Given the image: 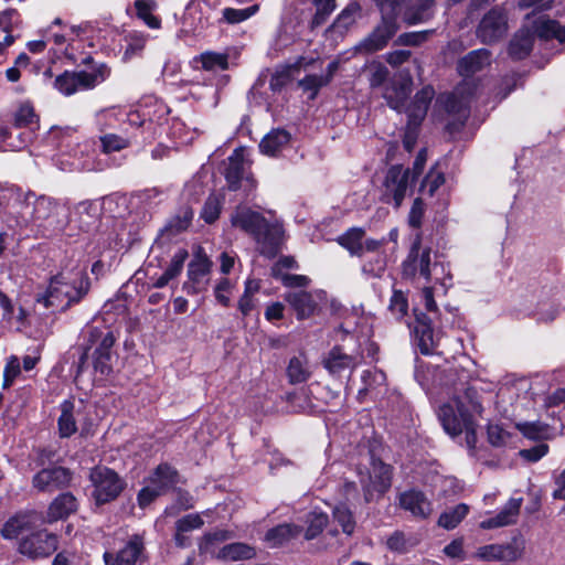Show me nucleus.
I'll return each instance as SVG.
<instances>
[{"label": "nucleus", "mask_w": 565, "mask_h": 565, "mask_svg": "<svg viewBox=\"0 0 565 565\" xmlns=\"http://www.w3.org/2000/svg\"><path fill=\"white\" fill-rule=\"evenodd\" d=\"M468 379L465 370L449 369L445 372L443 385L452 397L439 407L438 418L449 436L465 433L467 447L473 449L477 443L476 417L482 414V404L478 392L468 385Z\"/></svg>", "instance_id": "nucleus-1"}, {"label": "nucleus", "mask_w": 565, "mask_h": 565, "mask_svg": "<svg viewBox=\"0 0 565 565\" xmlns=\"http://www.w3.org/2000/svg\"><path fill=\"white\" fill-rule=\"evenodd\" d=\"M402 276L412 281L447 287L451 281L448 265L428 246L422 245L420 234L416 235L406 258L402 263Z\"/></svg>", "instance_id": "nucleus-2"}, {"label": "nucleus", "mask_w": 565, "mask_h": 565, "mask_svg": "<svg viewBox=\"0 0 565 565\" xmlns=\"http://www.w3.org/2000/svg\"><path fill=\"white\" fill-rule=\"evenodd\" d=\"M89 290V279L84 268L74 266L62 269L52 277L47 289L38 297V302L53 311L66 310L79 302Z\"/></svg>", "instance_id": "nucleus-3"}, {"label": "nucleus", "mask_w": 565, "mask_h": 565, "mask_svg": "<svg viewBox=\"0 0 565 565\" xmlns=\"http://www.w3.org/2000/svg\"><path fill=\"white\" fill-rule=\"evenodd\" d=\"M234 227L252 235L262 255L273 258L280 249L284 230L277 222L267 221L260 213L247 206H238L231 215Z\"/></svg>", "instance_id": "nucleus-4"}, {"label": "nucleus", "mask_w": 565, "mask_h": 565, "mask_svg": "<svg viewBox=\"0 0 565 565\" xmlns=\"http://www.w3.org/2000/svg\"><path fill=\"white\" fill-rule=\"evenodd\" d=\"M556 39L565 41V25L547 15L533 11L525 17L522 29L514 35L509 45V53L516 60L526 57L533 46V39Z\"/></svg>", "instance_id": "nucleus-5"}, {"label": "nucleus", "mask_w": 565, "mask_h": 565, "mask_svg": "<svg viewBox=\"0 0 565 565\" xmlns=\"http://www.w3.org/2000/svg\"><path fill=\"white\" fill-rule=\"evenodd\" d=\"M68 207L47 196L35 199L32 210V220L46 231H62L68 223Z\"/></svg>", "instance_id": "nucleus-6"}, {"label": "nucleus", "mask_w": 565, "mask_h": 565, "mask_svg": "<svg viewBox=\"0 0 565 565\" xmlns=\"http://www.w3.org/2000/svg\"><path fill=\"white\" fill-rule=\"evenodd\" d=\"M110 74L106 64H100L94 72H68L65 71L54 81V87L63 95L70 96L78 89L93 88L104 82Z\"/></svg>", "instance_id": "nucleus-7"}, {"label": "nucleus", "mask_w": 565, "mask_h": 565, "mask_svg": "<svg viewBox=\"0 0 565 565\" xmlns=\"http://www.w3.org/2000/svg\"><path fill=\"white\" fill-rule=\"evenodd\" d=\"M89 480L94 488L92 497L97 504L115 500L124 490L125 482L114 470L98 466L90 470Z\"/></svg>", "instance_id": "nucleus-8"}, {"label": "nucleus", "mask_w": 565, "mask_h": 565, "mask_svg": "<svg viewBox=\"0 0 565 565\" xmlns=\"http://www.w3.org/2000/svg\"><path fill=\"white\" fill-rule=\"evenodd\" d=\"M362 361V352L348 353L342 347L335 345L323 356L322 364L331 376L338 379L347 376L350 380Z\"/></svg>", "instance_id": "nucleus-9"}, {"label": "nucleus", "mask_w": 565, "mask_h": 565, "mask_svg": "<svg viewBox=\"0 0 565 565\" xmlns=\"http://www.w3.org/2000/svg\"><path fill=\"white\" fill-rule=\"evenodd\" d=\"M413 182L411 169H404L403 166L399 164L392 166L387 170L383 183V196L385 202H393L395 207H399Z\"/></svg>", "instance_id": "nucleus-10"}, {"label": "nucleus", "mask_w": 565, "mask_h": 565, "mask_svg": "<svg viewBox=\"0 0 565 565\" xmlns=\"http://www.w3.org/2000/svg\"><path fill=\"white\" fill-rule=\"evenodd\" d=\"M360 481L365 501L370 502L391 487V468L381 460H373L371 471L367 475H361Z\"/></svg>", "instance_id": "nucleus-11"}, {"label": "nucleus", "mask_w": 565, "mask_h": 565, "mask_svg": "<svg viewBox=\"0 0 565 565\" xmlns=\"http://www.w3.org/2000/svg\"><path fill=\"white\" fill-rule=\"evenodd\" d=\"M508 32V18L500 8H493L483 15L478 28L477 36L482 43L491 44L500 41Z\"/></svg>", "instance_id": "nucleus-12"}, {"label": "nucleus", "mask_w": 565, "mask_h": 565, "mask_svg": "<svg viewBox=\"0 0 565 565\" xmlns=\"http://www.w3.org/2000/svg\"><path fill=\"white\" fill-rule=\"evenodd\" d=\"M443 98L446 111L454 117V122H451L454 128L463 126L470 114V86L467 83L461 84Z\"/></svg>", "instance_id": "nucleus-13"}, {"label": "nucleus", "mask_w": 565, "mask_h": 565, "mask_svg": "<svg viewBox=\"0 0 565 565\" xmlns=\"http://www.w3.org/2000/svg\"><path fill=\"white\" fill-rule=\"evenodd\" d=\"M285 300L295 310L297 319L303 320L320 310V305L326 301V292L323 290L290 291L285 295Z\"/></svg>", "instance_id": "nucleus-14"}, {"label": "nucleus", "mask_w": 565, "mask_h": 565, "mask_svg": "<svg viewBox=\"0 0 565 565\" xmlns=\"http://www.w3.org/2000/svg\"><path fill=\"white\" fill-rule=\"evenodd\" d=\"M57 536L46 531L35 532L23 537L19 551L32 558L46 557L57 550Z\"/></svg>", "instance_id": "nucleus-15"}, {"label": "nucleus", "mask_w": 565, "mask_h": 565, "mask_svg": "<svg viewBox=\"0 0 565 565\" xmlns=\"http://www.w3.org/2000/svg\"><path fill=\"white\" fill-rule=\"evenodd\" d=\"M212 262L202 253L195 254L188 266V281L183 288L188 294L196 295L206 289L210 278Z\"/></svg>", "instance_id": "nucleus-16"}, {"label": "nucleus", "mask_w": 565, "mask_h": 565, "mask_svg": "<svg viewBox=\"0 0 565 565\" xmlns=\"http://www.w3.org/2000/svg\"><path fill=\"white\" fill-rule=\"evenodd\" d=\"M398 30L397 20L382 17L381 22L374 30L363 39L358 45L356 50L364 53H374L384 49L388 41L395 35Z\"/></svg>", "instance_id": "nucleus-17"}, {"label": "nucleus", "mask_w": 565, "mask_h": 565, "mask_svg": "<svg viewBox=\"0 0 565 565\" xmlns=\"http://www.w3.org/2000/svg\"><path fill=\"white\" fill-rule=\"evenodd\" d=\"M72 475L68 469L61 466L43 468L33 476L32 486L39 492H54L67 487Z\"/></svg>", "instance_id": "nucleus-18"}, {"label": "nucleus", "mask_w": 565, "mask_h": 565, "mask_svg": "<svg viewBox=\"0 0 565 565\" xmlns=\"http://www.w3.org/2000/svg\"><path fill=\"white\" fill-rule=\"evenodd\" d=\"M413 78L409 71H401L385 87L383 97L391 108L401 111L412 92Z\"/></svg>", "instance_id": "nucleus-19"}, {"label": "nucleus", "mask_w": 565, "mask_h": 565, "mask_svg": "<svg viewBox=\"0 0 565 565\" xmlns=\"http://www.w3.org/2000/svg\"><path fill=\"white\" fill-rule=\"evenodd\" d=\"M96 119L98 129L102 132L114 128H119L121 131H126V124L140 127L146 122L140 119V115L138 113H126L119 108L103 110L97 114Z\"/></svg>", "instance_id": "nucleus-20"}, {"label": "nucleus", "mask_w": 565, "mask_h": 565, "mask_svg": "<svg viewBox=\"0 0 565 565\" xmlns=\"http://www.w3.org/2000/svg\"><path fill=\"white\" fill-rule=\"evenodd\" d=\"M524 545L522 542L508 544H490L478 548V557L484 561L515 562L523 556Z\"/></svg>", "instance_id": "nucleus-21"}, {"label": "nucleus", "mask_w": 565, "mask_h": 565, "mask_svg": "<svg viewBox=\"0 0 565 565\" xmlns=\"http://www.w3.org/2000/svg\"><path fill=\"white\" fill-rule=\"evenodd\" d=\"M60 416L57 418L58 435L61 438H68L77 431V420L83 413V405L75 404L72 399H65L60 404Z\"/></svg>", "instance_id": "nucleus-22"}, {"label": "nucleus", "mask_w": 565, "mask_h": 565, "mask_svg": "<svg viewBox=\"0 0 565 565\" xmlns=\"http://www.w3.org/2000/svg\"><path fill=\"white\" fill-rule=\"evenodd\" d=\"M522 501L521 498L510 499L497 514L482 520L479 524L480 527L483 530H492L516 523Z\"/></svg>", "instance_id": "nucleus-23"}, {"label": "nucleus", "mask_w": 565, "mask_h": 565, "mask_svg": "<svg viewBox=\"0 0 565 565\" xmlns=\"http://www.w3.org/2000/svg\"><path fill=\"white\" fill-rule=\"evenodd\" d=\"M398 501L402 509L417 519H426L433 512L430 500L418 490L412 489L401 493Z\"/></svg>", "instance_id": "nucleus-24"}, {"label": "nucleus", "mask_w": 565, "mask_h": 565, "mask_svg": "<svg viewBox=\"0 0 565 565\" xmlns=\"http://www.w3.org/2000/svg\"><path fill=\"white\" fill-rule=\"evenodd\" d=\"M142 550L143 542L136 535L116 555L105 553L104 561L106 565H137L141 559Z\"/></svg>", "instance_id": "nucleus-25"}, {"label": "nucleus", "mask_w": 565, "mask_h": 565, "mask_svg": "<svg viewBox=\"0 0 565 565\" xmlns=\"http://www.w3.org/2000/svg\"><path fill=\"white\" fill-rule=\"evenodd\" d=\"M491 63V53L487 49H478L469 52L459 60L457 70L463 77H471L487 68Z\"/></svg>", "instance_id": "nucleus-26"}, {"label": "nucleus", "mask_w": 565, "mask_h": 565, "mask_svg": "<svg viewBox=\"0 0 565 565\" xmlns=\"http://www.w3.org/2000/svg\"><path fill=\"white\" fill-rule=\"evenodd\" d=\"M414 332L420 352L425 355L434 353L439 339L435 335L430 327V319L424 313L417 316Z\"/></svg>", "instance_id": "nucleus-27"}, {"label": "nucleus", "mask_w": 565, "mask_h": 565, "mask_svg": "<svg viewBox=\"0 0 565 565\" xmlns=\"http://www.w3.org/2000/svg\"><path fill=\"white\" fill-rule=\"evenodd\" d=\"M435 12L436 2L434 0H416L413 4L406 7L402 19L407 25H416L431 20Z\"/></svg>", "instance_id": "nucleus-28"}, {"label": "nucleus", "mask_w": 565, "mask_h": 565, "mask_svg": "<svg viewBox=\"0 0 565 565\" xmlns=\"http://www.w3.org/2000/svg\"><path fill=\"white\" fill-rule=\"evenodd\" d=\"M116 339L111 331H107L100 339L94 352V367L102 374H109L111 371L113 351Z\"/></svg>", "instance_id": "nucleus-29"}, {"label": "nucleus", "mask_w": 565, "mask_h": 565, "mask_svg": "<svg viewBox=\"0 0 565 565\" xmlns=\"http://www.w3.org/2000/svg\"><path fill=\"white\" fill-rule=\"evenodd\" d=\"M435 90L430 85L423 87L416 93L411 106L407 108L409 124L418 125L427 114Z\"/></svg>", "instance_id": "nucleus-30"}, {"label": "nucleus", "mask_w": 565, "mask_h": 565, "mask_svg": "<svg viewBox=\"0 0 565 565\" xmlns=\"http://www.w3.org/2000/svg\"><path fill=\"white\" fill-rule=\"evenodd\" d=\"M76 510V498L70 492L62 493L50 504L46 515L47 522L65 519Z\"/></svg>", "instance_id": "nucleus-31"}, {"label": "nucleus", "mask_w": 565, "mask_h": 565, "mask_svg": "<svg viewBox=\"0 0 565 565\" xmlns=\"http://www.w3.org/2000/svg\"><path fill=\"white\" fill-rule=\"evenodd\" d=\"M290 141V134L285 129H273L259 142V150L266 156H277Z\"/></svg>", "instance_id": "nucleus-32"}, {"label": "nucleus", "mask_w": 565, "mask_h": 565, "mask_svg": "<svg viewBox=\"0 0 565 565\" xmlns=\"http://www.w3.org/2000/svg\"><path fill=\"white\" fill-rule=\"evenodd\" d=\"M246 174V162L242 149H235L228 157V164L225 170V178L231 190H237L239 182Z\"/></svg>", "instance_id": "nucleus-33"}, {"label": "nucleus", "mask_w": 565, "mask_h": 565, "mask_svg": "<svg viewBox=\"0 0 565 565\" xmlns=\"http://www.w3.org/2000/svg\"><path fill=\"white\" fill-rule=\"evenodd\" d=\"M13 128L0 126V141L3 150L19 151L24 149L33 139L31 129L18 131L14 134Z\"/></svg>", "instance_id": "nucleus-34"}, {"label": "nucleus", "mask_w": 565, "mask_h": 565, "mask_svg": "<svg viewBox=\"0 0 565 565\" xmlns=\"http://www.w3.org/2000/svg\"><path fill=\"white\" fill-rule=\"evenodd\" d=\"M178 478L179 476L174 468L168 463H161L149 477L148 483L164 494L178 483Z\"/></svg>", "instance_id": "nucleus-35"}, {"label": "nucleus", "mask_w": 565, "mask_h": 565, "mask_svg": "<svg viewBox=\"0 0 565 565\" xmlns=\"http://www.w3.org/2000/svg\"><path fill=\"white\" fill-rule=\"evenodd\" d=\"M231 50L225 52L205 51L194 57V62L207 72L225 71L230 66Z\"/></svg>", "instance_id": "nucleus-36"}, {"label": "nucleus", "mask_w": 565, "mask_h": 565, "mask_svg": "<svg viewBox=\"0 0 565 565\" xmlns=\"http://www.w3.org/2000/svg\"><path fill=\"white\" fill-rule=\"evenodd\" d=\"M256 555L253 546L245 543H231L218 548L217 559L225 562H236L252 559Z\"/></svg>", "instance_id": "nucleus-37"}, {"label": "nucleus", "mask_w": 565, "mask_h": 565, "mask_svg": "<svg viewBox=\"0 0 565 565\" xmlns=\"http://www.w3.org/2000/svg\"><path fill=\"white\" fill-rule=\"evenodd\" d=\"M40 516L35 512L21 513L11 518L2 527L4 539L17 537L24 529L34 524Z\"/></svg>", "instance_id": "nucleus-38"}, {"label": "nucleus", "mask_w": 565, "mask_h": 565, "mask_svg": "<svg viewBox=\"0 0 565 565\" xmlns=\"http://www.w3.org/2000/svg\"><path fill=\"white\" fill-rule=\"evenodd\" d=\"M300 532V526L292 524H279L267 531L265 541L270 547H277L298 536Z\"/></svg>", "instance_id": "nucleus-39"}, {"label": "nucleus", "mask_w": 565, "mask_h": 565, "mask_svg": "<svg viewBox=\"0 0 565 565\" xmlns=\"http://www.w3.org/2000/svg\"><path fill=\"white\" fill-rule=\"evenodd\" d=\"M311 375L308 359L300 354L290 359L287 367V376L291 384L306 382Z\"/></svg>", "instance_id": "nucleus-40"}, {"label": "nucleus", "mask_w": 565, "mask_h": 565, "mask_svg": "<svg viewBox=\"0 0 565 565\" xmlns=\"http://www.w3.org/2000/svg\"><path fill=\"white\" fill-rule=\"evenodd\" d=\"M204 4L199 0H192L185 8L183 20L193 32L199 29H203L207 22V18L204 17Z\"/></svg>", "instance_id": "nucleus-41"}, {"label": "nucleus", "mask_w": 565, "mask_h": 565, "mask_svg": "<svg viewBox=\"0 0 565 565\" xmlns=\"http://www.w3.org/2000/svg\"><path fill=\"white\" fill-rule=\"evenodd\" d=\"M124 135L105 132L99 137L102 143V150L105 153L121 151L131 145L132 137L122 131Z\"/></svg>", "instance_id": "nucleus-42"}, {"label": "nucleus", "mask_w": 565, "mask_h": 565, "mask_svg": "<svg viewBox=\"0 0 565 565\" xmlns=\"http://www.w3.org/2000/svg\"><path fill=\"white\" fill-rule=\"evenodd\" d=\"M468 512L469 507L466 503H459L439 515L438 525L446 530H452L467 516Z\"/></svg>", "instance_id": "nucleus-43"}, {"label": "nucleus", "mask_w": 565, "mask_h": 565, "mask_svg": "<svg viewBox=\"0 0 565 565\" xmlns=\"http://www.w3.org/2000/svg\"><path fill=\"white\" fill-rule=\"evenodd\" d=\"M365 232L362 228L353 227L348 230L343 235L338 238L341 246L350 252L353 256H362V239Z\"/></svg>", "instance_id": "nucleus-44"}, {"label": "nucleus", "mask_w": 565, "mask_h": 565, "mask_svg": "<svg viewBox=\"0 0 565 565\" xmlns=\"http://www.w3.org/2000/svg\"><path fill=\"white\" fill-rule=\"evenodd\" d=\"M34 125H36V115L33 107L29 103L20 105L13 115L14 130L29 128L31 131H33Z\"/></svg>", "instance_id": "nucleus-45"}, {"label": "nucleus", "mask_w": 565, "mask_h": 565, "mask_svg": "<svg viewBox=\"0 0 565 565\" xmlns=\"http://www.w3.org/2000/svg\"><path fill=\"white\" fill-rule=\"evenodd\" d=\"M516 428L524 437L533 440L546 439L550 435L548 425L541 422H521Z\"/></svg>", "instance_id": "nucleus-46"}, {"label": "nucleus", "mask_w": 565, "mask_h": 565, "mask_svg": "<svg viewBox=\"0 0 565 565\" xmlns=\"http://www.w3.org/2000/svg\"><path fill=\"white\" fill-rule=\"evenodd\" d=\"M135 8L138 18H140L149 28H160L161 22L159 18L152 14V10L156 8V2L153 0H136Z\"/></svg>", "instance_id": "nucleus-47"}, {"label": "nucleus", "mask_w": 565, "mask_h": 565, "mask_svg": "<svg viewBox=\"0 0 565 565\" xmlns=\"http://www.w3.org/2000/svg\"><path fill=\"white\" fill-rule=\"evenodd\" d=\"M193 218V212L191 209H182L174 217H172L166 225L164 231L169 235H175L180 232L185 231Z\"/></svg>", "instance_id": "nucleus-48"}, {"label": "nucleus", "mask_w": 565, "mask_h": 565, "mask_svg": "<svg viewBox=\"0 0 565 565\" xmlns=\"http://www.w3.org/2000/svg\"><path fill=\"white\" fill-rule=\"evenodd\" d=\"M360 6L358 3H352L348 6L342 12L338 15L335 21L332 24V28L340 33H343L349 30L355 23L356 15L359 14Z\"/></svg>", "instance_id": "nucleus-49"}, {"label": "nucleus", "mask_w": 565, "mask_h": 565, "mask_svg": "<svg viewBox=\"0 0 565 565\" xmlns=\"http://www.w3.org/2000/svg\"><path fill=\"white\" fill-rule=\"evenodd\" d=\"M259 10L258 4H253L244 9L224 8L222 10L223 20L230 24L241 23L255 15Z\"/></svg>", "instance_id": "nucleus-50"}, {"label": "nucleus", "mask_w": 565, "mask_h": 565, "mask_svg": "<svg viewBox=\"0 0 565 565\" xmlns=\"http://www.w3.org/2000/svg\"><path fill=\"white\" fill-rule=\"evenodd\" d=\"M362 382L364 387L359 391V395L385 386L386 375L377 369L365 370L362 373Z\"/></svg>", "instance_id": "nucleus-51"}, {"label": "nucleus", "mask_w": 565, "mask_h": 565, "mask_svg": "<svg viewBox=\"0 0 565 565\" xmlns=\"http://www.w3.org/2000/svg\"><path fill=\"white\" fill-rule=\"evenodd\" d=\"M445 183V177L441 171H438L437 169L433 168L427 173L425 179L423 180L420 184V192L423 194H427L429 196H433L436 191Z\"/></svg>", "instance_id": "nucleus-52"}, {"label": "nucleus", "mask_w": 565, "mask_h": 565, "mask_svg": "<svg viewBox=\"0 0 565 565\" xmlns=\"http://www.w3.org/2000/svg\"><path fill=\"white\" fill-rule=\"evenodd\" d=\"M333 519L347 535H351L354 532L355 521L351 511L345 505L340 504L333 509Z\"/></svg>", "instance_id": "nucleus-53"}, {"label": "nucleus", "mask_w": 565, "mask_h": 565, "mask_svg": "<svg viewBox=\"0 0 565 565\" xmlns=\"http://www.w3.org/2000/svg\"><path fill=\"white\" fill-rule=\"evenodd\" d=\"M316 13L311 24L313 28L321 25L330 17L335 9V0H312Z\"/></svg>", "instance_id": "nucleus-54"}, {"label": "nucleus", "mask_w": 565, "mask_h": 565, "mask_svg": "<svg viewBox=\"0 0 565 565\" xmlns=\"http://www.w3.org/2000/svg\"><path fill=\"white\" fill-rule=\"evenodd\" d=\"M308 527L305 534L306 540L315 539L328 523V515L322 512L312 511L308 515Z\"/></svg>", "instance_id": "nucleus-55"}, {"label": "nucleus", "mask_w": 565, "mask_h": 565, "mask_svg": "<svg viewBox=\"0 0 565 565\" xmlns=\"http://www.w3.org/2000/svg\"><path fill=\"white\" fill-rule=\"evenodd\" d=\"M407 1L408 0H375V3L379 7L382 17L390 18L391 20H397L403 6Z\"/></svg>", "instance_id": "nucleus-56"}, {"label": "nucleus", "mask_w": 565, "mask_h": 565, "mask_svg": "<svg viewBox=\"0 0 565 565\" xmlns=\"http://www.w3.org/2000/svg\"><path fill=\"white\" fill-rule=\"evenodd\" d=\"M75 214L79 217V227L86 230L96 218L94 204L88 201H83L77 204Z\"/></svg>", "instance_id": "nucleus-57"}, {"label": "nucleus", "mask_w": 565, "mask_h": 565, "mask_svg": "<svg viewBox=\"0 0 565 565\" xmlns=\"http://www.w3.org/2000/svg\"><path fill=\"white\" fill-rule=\"evenodd\" d=\"M388 310L396 319H402L407 313L408 302L406 296L402 291L395 290L393 292Z\"/></svg>", "instance_id": "nucleus-58"}, {"label": "nucleus", "mask_w": 565, "mask_h": 565, "mask_svg": "<svg viewBox=\"0 0 565 565\" xmlns=\"http://www.w3.org/2000/svg\"><path fill=\"white\" fill-rule=\"evenodd\" d=\"M329 84V78L323 77L321 75H307L302 79L299 81V86L306 90L311 92V98H315L318 90Z\"/></svg>", "instance_id": "nucleus-59"}, {"label": "nucleus", "mask_w": 565, "mask_h": 565, "mask_svg": "<svg viewBox=\"0 0 565 565\" xmlns=\"http://www.w3.org/2000/svg\"><path fill=\"white\" fill-rule=\"evenodd\" d=\"M431 33L433 30L406 32L398 35L396 39V44L417 46L424 43Z\"/></svg>", "instance_id": "nucleus-60"}, {"label": "nucleus", "mask_w": 565, "mask_h": 565, "mask_svg": "<svg viewBox=\"0 0 565 565\" xmlns=\"http://www.w3.org/2000/svg\"><path fill=\"white\" fill-rule=\"evenodd\" d=\"M188 250L180 248L178 249L171 258V262L168 268L164 270L168 277L172 280L182 271L185 259L188 258Z\"/></svg>", "instance_id": "nucleus-61"}, {"label": "nucleus", "mask_w": 565, "mask_h": 565, "mask_svg": "<svg viewBox=\"0 0 565 565\" xmlns=\"http://www.w3.org/2000/svg\"><path fill=\"white\" fill-rule=\"evenodd\" d=\"M204 524L203 519L198 513L186 514L179 519L175 523V530L179 532H190L202 527Z\"/></svg>", "instance_id": "nucleus-62"}, {"label": "nucleus", "mask_w": 565, "mask_h": 565, "mask_svg": "<svg viewBox=\"0 0 565 565\" xmlns=\"http://www.w3.org/2000/svg\"><path fill=\"white\" fill-rule=\"evenodd\" d=\"M220 212H221L220 200L216 196H210L206 200V202L202 209L201 217L206 223H213L214 221H216L218 218Z\"/></svg>", "instance_id": "nucleus-63"}, {"label": "nucleus", "mask_w": 565, "mask_h": 565, "mask_svg": "<svg viewBox=\"0 0 565 565\" xmlns=\"http://www.w3.org/2000/svg\"><path fill=\"white\" fill-rule=\"evenodd\" d=\"M425 212V205L422 199L417 198L414 200L408 214V224L414 228H419L423 223Z\"/></svg>", "instance_id": "nucleus-64"}]
</instances>
